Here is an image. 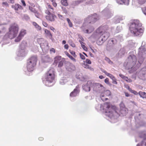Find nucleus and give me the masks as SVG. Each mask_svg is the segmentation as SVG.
<instances>
[{"label":"nucleus","mask_w":146,"mask_h":146,"mask_svg":"<svg viewBox=\"0 0 146 146\" xmlns=\"http://www.w3.org/2000/svg\"><path fill=\"white\" fill-rule=\"evenodd\" d=\"M96 108L98 110H103L105 113V115L111 119V121L112 123L116 122L117 117L120 115L118 113L117 110L114 109L111 107L109 103H105L103 106L101 104H98L96 106Z\"/></svg>","instance_id":"1"},{"label":"nucleus","mask_w":146,"mask_h":146,"mask_svg":"<svg viewBox=\"0 0 146 146\" xmlns=\"http://www.w3.org/2000/svg\"><path fill=\"white\" fill-rule=\"evenodd\" d=\"M105 28L104 27H100L90 37V38L97 40V43L99 45L103 43L109 36L108 29L105 30Z\"/></svg>","instance_id":"2"},{"label":"nucleus","mask_w":146,"mask_h":146,"mask_svg":"<svg viewBox=\"0 0 146 146\" xmlns=\"http://www.w3.org/2000/svg\"><path fill=\"white\" fill-rule=\"evenodd\" d=\"M142 24L139 20H135L131 23L129 27L131 33L136 36H141L143 32V29L141 28Z\"/></svg>","instance_id":"3"},{"label":"nucleus","mask_w":146,"mask_h":146,"mask_svg":"<svg viewBox=\"0 0 146 146\" xmlns=\"http://www.w3.org/2000/svg\"><path fill=\"white\" fill-rule=\"evenodd\" d=\"M98 19V18L97 14H94L93 15L89 16L85 20V23L83 24V26L87 28L86 30H84L85 33H90L94 30V28L92 26H90L89 24L93 23Z\"/></svg>","instance_id":"4"},{"label":"nucleus","mask_w":146,"mask_h":146,"mask_svg":"<svg viewBox=\"0 0 146 146\" xmlns=\"http://www.w3.org/2000/svg\"><path fill=\"white\" fill-rule=\"evenodd\" d=\"M54 80V75L53 70H50L45 74L43 80V82L48 86H51L53 85Z\"/></svg>","instance_id":"5"},{"label":"nucleus","mask_w":146,"mask_h":146,"mask_svg":"<svg viewBox=\"0 0 146 146\" xmlns=\"http://www.w3.org/2000/svg\"><path fill=\"white\" fill-rule=\"evenodd\" d=\"M145 42L143 41L142 42L141 46L139 48L138 52V62L136 66L139 68L141 64L143 62L144 59L145 57V56L146 54V49L145 46Z\"/></svg>","instance_id":"6"},{"label":"nucleus","mask_w":146,"mask_h":146,"mask_svg":"<svg viewBox=\"0 0 146 146\" xmlns=\"http://www.w3.org/2000/svg\"><path fill=\"white\" fill-rule=\"evenodd\" d=\"M36 56H32L27 60V69L29 72H32L35 69L37 62Z\"/></svg>","instance_id":"7"},{"label":"nucleus","mask_w":146,"mask_h":146,"mask_svg":"<svg viewBox=\"0 0 146 146\" xmlns=\"http://www.w3.org/2000/svg\"><path fill=\"white\" fill-rule=\"evenodd\" d=\"M19 30L18 25L14 24L11 26L9 28V31L8 33L9 38L12 39L15 37L17 35Z\"/></svg>","instance_id":"8"},{"label":"nucleus","mask_w":146,"mask_h":146,"mask_svg":"<svg viewBox=\"0 0 146 146\" xmlns=\"http://www.w3.org/2000/svg\"><path fill=\"white\" fill-rule=\"evenodd\" d=\"M126 65L129 69L132 68L136 64L137 62L136 56L133 54L130 55L127 60Z\"/></svg>","instance_id":"9"},{"label":"nucleus","mask_w":146,"mask_h":146,"mask_svg":"<svg viewBox=\"0 0 146 146\" xmlns=\"http://www.w3.org/2000/svg\"><path fill=\"white\" fill-rule=\"evenodd\" d=\"M94 91L99 93H102L104 91V88L101 84L98 83H93L92 86Z\"/></svg>","instance_id":"10"},{"label":"nucleus","mask_w":146,"mask_h":146,"mask_svg":"<svg viewBox=\"0 0 146 146\" xmlns=\"http://www.w3.org/2000/svg\"><path fill=\"white\" fill-rule=\"evenodd\" d=\"M45 13L47 15L46 16V19L48 21L52 22L55 21V18L56 17V16L52 13H54L53 12V10H50L46 9L45 11Z\"/></svg>","instance_id":"11"},{"label":"nucleus","mask_w":146,"mask_h":146,"mask_svg":"<svg viewBox=\"0 0 146 146\" xmlns=\"http://www.w3.org/2000/svg\"><path fill=\"white\" fill-rule=\"evenodd\" d=\"M40 41H43V42L40 43V46L43 51H45L46 52H47L49 49L47 42L46 41H44V39L42 38L39 39L38 40V41L39 42Z\"/></svg>","instance_id":"12"},{"label":"nucleus","mask_w":146,"mask_h":146,"mask_svg":"<svg viewBox=\"0 0 146 146\" xmlns=\"http://www.w3.org/2000/svg\"><path fill=\"white\" fill-rule=\"evenodd\" d=\"M102 13L106 19L110 18L113 15V12L107 8H105L102 11Z\"/></svg>","instance_id":"13"},{"label":"nucleus","mask_w":146,"mask_h":146,"mask_svg":"<svg viewBox=\"0 0 146 146\" xmlns=\"http://www.w3.org/2000/svg\"><path fill=\"white\" fill-rule=\"evenodd\" d=\"M92 83L91 81H88L85 84L83 85L82 88L86 92H89L90 90V88H92Z\"/></svg>","instance_id":"14"},{"label":"nucleus","mask_w":146,"mask_h":146,"mask_svg":"<svg viewBox=\"0 0 146 146\" xmlns=\"http://www.w3.org/2000/svg\"><path fill=\"white\" fill-rule=\"evenodd\" d=\"M42 61L44 63L50 62L52 61V60L48 55H42L41 57Z\"/></svg>","instance_id":"15"},{"label":"nucleus","mask_w":146,"mask_h":146,"mask_svg":"<svg viewBox=\"0 0 146 146\" xmlns=\"http://www.w3.org/2000/svg\"><path fill=\"white\" fill-rule=\"evenodd\" d=\"M120 113L123 116L125 115L127 113L128 110L127 108L124 107V105L122 103L120 104Z\"/></svg>","instance_id":"16"},{"label":"nucleus","mask_w":146,"mask_h":146,"mask_svg":"<svg viewBox=\"0 0 146 146\" xmlns=\"http://www.w3.org/2000/svg\"><path fill=\"white\" fill-rule=\"evenodd\" d=\"M66 69L69 71H72L75 69L74 65L70 62H67L66 63Z\"/></svg>","instance_id":"17"},{"label":"nucleus","mask_w":146,"mask_h":146,"mask_svg":"<svg viewBox=\"0 0 146 146\" xmlns=\"http://www.w3.org/2000/svg\"><path fill=\"white\" fill-rule=\"evenodd\" d=\"M79 92V86H77L76 87V88L74 90L70 93V96L72 97H76L78 94Z\"/></svg>","instance_id":"18"},{"label":"nucleus","mask_w":146,"mask_h":146,"mask_svg":"<svg viewBox=\"0 0 146 146\" xmlns=\"http://www.w3.org/2000/svg\"><path fill=\"white\" fill-rule=\"evenodd\" d=\"M27 54L25 49L20 48L19 49L18 51L17 54L18 56H25Z\"/></svg>","instance_id":"19"},{"label":"nucleus","mask_w":146,"mask_h":146,"mask_svg":"<svg viewBox=\"0 0 146 146\" xmlns=\"http://www.w3.org/2000/svg\"><path fill=\"white\" fill-rule=\"evenodd\" d=\"M11 7L14 9L16 13H17V11L23 9L21 5L17 3L12 5L11 6Z\"/></svg>","instance_id":"20"},{"label":"nucleus","mask_w":146,"mask_h":146,"mask_svg":"<svg viewBox=\"0 0 146 146\" xmlns=\"http://www.w3.org/2000/svg\"><path fill=\"white\" fill-rule=\"evenodd\" d=\"M124 19L123 17L121 16H116L113 19L114 22L115 23H119L120 20H122Z\"/></svg>","instance_id":"21"},{"label":"nucleus","mask_w":146,"mask_h":146,"mask_svg":"<svg viewBox=\"0 0 146 146\" xmlns=\"http://www.w3.org/2000/svg\"><path fill=\"white\" fill-rule=\"evenodd\" d=\"M145 69V68L142 69L139 72L140 76L141 77V79L143 80L146 78V71L144 70Z\"/></svg>","instance_id":"22"},{"label":"nucleus","mask_w":146,"mask_h":146,"mask_svg":"<svg viewBox=\"0 0 146 146\" xmlns=\"http://www.w3.org/2000/svg\"><path fill=\"white\" fill-rule=\"evenodd\" d=\"M117 2L120 4H123L126 5H128L129 4V0H117Z\"/></svg>","instance_id":"23"},{"label":"nucleus","mask_w":146,"mask_h":146,"mask_svg":"<svg viewBox=\"0 0 146 146\" xmlns=\"http://www.w3.org/2000/svg\"><path fill=\"white\" fill-rule=\"evenodd\" d=\"M116 42V40L115 39H111L109 40L108 42V43L107 44V47H108V46H112L113 44H115Z\"/></svg>","instance_id":"24"},{"label":"nucleus","mask_w":146,"mask_h":146,"mask_svg":"<svg viewBox=\"0 0 146 146\" xmlns=\"http://www.w3.org/2000/svg\"><path fill=\"white\" fill-rule=\"evenodd\" d=\"M26 33L27 31L26 30L22 29L21 30L19 35L22 38L26 34Z\"/></svg>","instance_id":"25"},{"label":"nucleus","mask_w":146,"mask_h":146,"mask_svg":"<svg viewBox=\"0 0 146 146\" xmlns=\"http://www.w3.org/2000/svg\"><path fill=\"white\" fill-rule=\"evenodd\" d=\"M137 146H146V136H145L143 140L141 143L138 144Z\"/></svg>","instance_id":"26"},{"label":"nucleus","mask_w":146,"mask_h":146,"mask_svg":"<svg viewBox=\"0 0 146 146\" xmlns=\"http://www.w3.org/2000/svg\"><path fill=\"white\" fill-rule=\"evenodd\" d=\"M108 76L110 77L112 80L113 83L115 84H117V82L116 81V79L113 75L110 74H109Z\"/></svg>","instance_id":"27"},{"label":"nucleus","mask_w":146,"mask_h":146,"mask_svg":"<svg viewBox=\"0 0 146 146\" xmlns=\"http://www.w3.org/2000/svg\"><path fill=\"white\" fill-rule=\"evenodd\" d=\"M44 32L46 34V36L49 38L51 39L52 36L50 31L46 29H45L44 30Z\"/></svg>","instance_id":"28"},{"label":"nucleus","mask_w":146,"mask_h":146,"mask_svg":"<svg viewBox=\"0 0 146 146\" xmlns=\"http://www.w3.org/2000/svg\"><path fill=\"white\" fill-rule=\"evenodd\" d=\"M62 59L61 56H57L54 58V63L57 64Z\"/></svg>","instance_id":"29"},{"label":"nucleus","mask_w":146,"mask_h":146,"mask_svg":"<svg viewBox=\"0 0 146 146\" xmlns=\"http://www.w3.org/2000/svg\"><path fill=\"white\" fill-rule=\"evenodd\" d=\"M125 53V51L124 48H122L120 49L119 51L118 54L120 56H122L124 55Z\"/></svg>","instance_id":"30"},{"label":"nucleus","mask_w":146,"mask_h":146,"mask_svg":"<svg viewBox=\"0 0 146 146\" xmlns=\"http://www.w3.org/2000/svg\"><path fill=\"white\" fill-rule=\"evenodd\" d=\"M33 25L37 29V30L40 31L41 29V27L39 26L35 22H33L32 23Z\"/></svg>","instance_id":"31"},{"label":"nucleus","mask_w":146,"mask_h":146,"mask_svg":"<svg viewBox=\"0 0 146 146\" xmlns=\"http://www.w3.org/2000/svg\"><path fill=\"white\" fill-rule=\"evenodd\" d=\"M26 44V42L25 40L23 41L20 45V48L25 49Z\"/></svg>","instance_id":"32"},{"label":"nucleus","mask_w":146,"mask_h":146,"mask_svg":"<svg viewBox=\"0 0 146 146\" xmlns=\"http://www.w3.org/2000/svg\"><path fill=\"white\" fill-rule=\"evenodd\" d=\"M138 94L141 97L143 98H146V94L145 92L140 91L138 93Z\"/></svg>","instance_id":"33"},{"label":"nucleus","mask_w":146,"mask_h":146,"mask_svg":"<svg viewBox=\"0 0 146 146\" xmlns=\"http://www.w3.org/2000/svg\"><path fill=\"white\" fill-rule=\"evenodd\" d=\"M83 66L85 68H86L89 69L90 70H92V71L94 70V69H93V68H92V67L91 66H90L89 65L87 64H84L83 65Z\"/></svg>","instance_id":"34"},{"label":"nucleus","mask_w":146,"mask_h":146,"mask_svg":"<svg viewBox=\"0 0 146 146\" xmlns=\"http://www.w3.org/2000/svg\"><path fill=\"white\" fill-rule=\"evenodd\" d=\"M67 80L66 79H62L60 81V83L62 85L64 84L67 82Z\"/></svg>","instance_id":"35"},{"label":"nucleus","mask_w":146,"mask_h":146,"mask_svg":"<svg viewBox=\"0 0 146 146\" xmlns=\"http://www.w3.org/2000/svg\"><path fill=\"white\" fill-rule=\"evenodd\" d=\"M104 92V95L106 96H110L111 94V92L109 90H107L106 91L104 92Z\"/></svg>","instance_id":"36"},{"label":"nucleus","mask_w":146,"mask_h":146,"mask_svg":"<svg viewBox=\"0 0 146 146\" xmlns=\"http://www.w3.org/2000/svg\"><path fill=\"white\" fill-rule=\"evenodd\" d=\"M61 3L65 6H66L68 5L67 0H61Z\"/></svg>","instance_id":"37"},{"label":"nucleus","mask_w":146,"mask_h":146,"mask_svg":"<svg viewBox=\"0 0 146 146\" xmlns=\"http://www.w3.org/2000/svg\"><path fill=\"white\" fill-rule=\"evenodd\" d=\"M105 96L103 94V93H102L101 94L100 96V97L101 98V100L103 101H106L108 99L107 98H105Z\"/></svg>","instance_id":"38"},{"label":"nucleus","mask_w":146,"mask_h":146,"mask_svg":"<svg viewBox=\"0 0 146 146\" xmlns=\"http://www.w3.org/2000/svg\"><path fill=\"white\" fill-rule=\"evenodd\" d=\"M138 3L140 5H143L145 3L146 0H137Z\"/></svg>","instance_id":"39"},{"label":"nucleus","mask_w":146,"mask_h":146,"mask_svg":"<svg viewBox=\"0 0 146 146\" xmlns=\"http://www.w3.org/2000/svg\"><path fill=\"white\" fill-rule=\"evenodd\" d=\"M63 62L64 60L63 59H62L60 61H59V62L58 63V67H61L63 66Z\"/></svg>","instance_id":"40"},{"label":"nucleus","mask_w":146,"mask_h":146,"mask_svg":"<svg viewBox=\"0 0 146 146\" xmlns=\"http://www.w3.org/2000/svg\"><path fill=\"white\" fill-rule=\"evenodd\" d=\"M22 38L19 35L15 39V41L16 42H19L22 39Z\"/></svg>","instance_id":"41"},{"label":"nucleus","mask_w":146,"mask_h":146,"mask_svg":"<svg viewBox=\"0 0 146 146\" xmlns=\"http://www.w3.org/2000/svg\"><path fill=\"white\" fill-rule=\"evenodd\" d=\"M66 20L68 22L69 27H72V24L70 19L69 18H67L66 19Z\"/></svg>","instance_id":"42"},{"label":"nucleus","mask_w":146,"mask_h":146,"mask_svg":"<svg viewBox=\"0 0 146 146\" xmlns=\"http://www.w3.org/2000/svg\"><path fill=\"white\" fill-rule=\"evenodd\" d=\"M124 80H125L126 81L128 82H132V80L129 78H128L127 77H125V78Z\"/></svg>","instance_id":"43"},{"label":"nucleus","mask_w":146,"mask_h":146,"mask_svg":"<svg viewBox=\"0 0 146 146\" xmlns=\"http://www.w3.org/2000/svg\"><path fill=\"white\" fill-rule=\"evenodd\" d=\"M142 10L143 13L146 16V7L142 8Z\"/></svg>","instance_id":"44"},{"label":"nucleus","mask_w":146,"mask_h":146,"mask_svg":"<svg viewBox=\"0 0 146 146\" xmlns=\"http://www.w3.org/2000/svg\"><path fill=\"white\" fill-rule=\"evenodd\" d=\"M68 56L69 57V58L72 60L74 62H76V59L74 58L72 56L68 54Z\"/></svg>","instance_id":"45"},{"label":"nucleus","mask_w":146,"mask_h":146,"mask_svg":"<svg viewBox=\"0 0 146 146\" xmlns=\"http://www.w3.org/2000/svg\"><path fill=\"white\" fill-rule=\"evenodd\" d=\"M50 10H53V9L51 7V6L50 5L48 4L47 7V9ZM54 12V11H53V12Z\"/></svg>","instance_id":"46"},{"label":"nucleus","mask_w":146,"mask_h":146,"mask_svg":"<svg viewBox=\"0 0 146 146\" xmlns=\"http://www.w3.org/2000/svg\"><path fill=\"white\" fill-rule=\"evenodd\" d=\"M105 60L107 62H108L109 64H111L112 63V62L111 61L110 59L107 57H106L105 58Z\"/></svg>","instance_id":"47"},{"label":"nucleus","mask_w":146,"mask_h":146,"mask_svg":"<svg viewBox=\"0 0 146 146\" xmlns=\"http://www.w3.org/2000/svg\"><path fill=\"white\" fill-rule=\"evenodd\" d=\"M129 90L132 93L134 94L135 95H136L138 94L137 92L135 90H132L130 89H129Z\"/></svg>","instance_id":"48"},{"label":"nucleus","mask_w":146,"mask_h":146,"mask_svg":"<svg viewBox=\"0 0 146 146\" xmlns=\"http://www.w3.org/2000/svg\"><path fill=\"white\" fill-rule=\"evenodd\" d=\"M62 10L63 11V12L65 13V14H66L67 13V11L66 10V8L64 7H61Z\"/></svg>","instance_id":"49"},{"label":"nucleus","mask_w":146,"mask_h":146,"mask_svg":"<svg viewBox=\"0 0 146 146\" xmlns=\"http://www.w3.org/2000/svg\"><path fill=\"white\" fill-rule=\"evenodd\" d=\"M101 70L107 76L108 75L110 74L108 73L106 71H105L103 69H101Z\"/></svg>","instance_id":"50"},{"label":"nucleus","mask_w":146,"mask_h":146,"mask_svg":"<svg viewBox=\"0 0 146 146\" xmlns=\"http://www.w3.org/2000/svg\"><path fill=\"white\" fill-rule=\"evenodd\" d=\"M34 13H35V16L37 17L38 18H40V16L39 15L38 13L37 12V11H36Z\"/></svg>","instance_id":"51"},{"label":"nucleus","mask_w":146,"mask_h":146,"mask_svg":"<svg viewBox=\"0 0 146 146\" xmlns=\"http://www.w3.org/2000/svg\"><path fill=\"white\" fill-rule=\"evenodd\" d=\"M85 62L87 64H90L91 63V61L88 59H86L85 61Z\"/></svg>","instance_id":"52"},{"label":"nucleus","mask_w":146,"mask_h":146,"mask_svg":"<svg viewBox=\"0 0 146 146\" xmlns=\"http://www.w3.org/2000/svg\"><path fill=\"white\" fill-rule=\"evenodd\" d=\"M29 9L31 11L34 13L36 11L34 8L31 7H30V6L29 7Z\"/></svg>","instance_id":"53"},{"label":"nucleus","mask_w":146,"mask_h":146,"mask_svg":"<svg viewBox=\"0 0 146 146\" xmlns=\"http://www.w3.org/2000/svg\"><path fill=\"white\" fill-rule=\"evenodd\" d=\"M21 2L23 5L24 7H25L26 6V4L24 0H21Z\"/></svg>","instance_id":"54"},{"label":"nucleus","mask_w":146,"mask_h":146,"mask_svg":"<svg viewBox=\"0 0 146 146\" xmlns=\"http://www.w3.org/2000/svg\"><path fill=\"white\" fill-rule=\"evenodd\" d=\"M80 57L82 59H85V57L81 53H80Z\"/></svg>","instance_id":"55"},{"label":"nucleus","mask_w":146,"mask_h":146,"mask_svg":"<svg viewBox=\"0 0 146 146\" xmlns=\"http://www.w3.org/2000/svg\"><path fill=\"white\" fill-rule=\"evenodd\" d=\"M70 53L74 56V57H76V55L75 52L74 51H72L70 52Z\"/></svg>","instance_id":"56"},{"label":"nucleus","mask_w":146,"mask_h":146,"mask_svg":"<svg viewBox=\"0 0 146 146\" xmlns=\"http://www.w3.org/2000/svg\"><path fill=\"white\" fill-rule=\"evenodd\" d=\"M81 46L83 49L85 50L86 51L87 50V47H86L83 44H82V46Z\"/></svg>","instance_id":"57"},{"label":"nucleus","mask_w":146,"mask_h":146,"mask_svg":"<svg viewBox=\"0 0 146 146\" xmlns=\"http://www.w3.org/2000/svg\"><path fill=\"white\" fill-rule=\"evenodd\" d=\"M105 82L107 84H109V79L108 78H106L104 80Z\"/></svg>","instance_id":"58"},{"label":"nucleus","mask_w":146,"mask_h":146,"mask_svg":"<svg viewBox=\"0 0 146 146\" xmlns=\"http://www.w3.org/2000/svg\"><path fill=\"white\" fill-rule=\"evenodd\" d=\"M50 53H51L52 52H53L54 53H55V50L54 48H52L50 50Z\"/></svg>","instance_id":"59"},{"label":"nucleus","mask_w":146,"mask_h":146,"mask_svg":"<svg viewBox=\"0 0 146 146\" xmlns=\"http://www.w3.org/2000/svg\"><path fill=\"white\" fill-rule=\"evenodd\" d=\"M2 5H5L6 7H8L9 6L8 3L6 2H3L2 3Z\"/></svg>","instance_id":"60"},{"label":"nucleus","mask_w":146,"mask_h":146,"mask_svg":"<svg viewBox=\"0 0 146 146\" xmlns=\"http://www.w3.org/2000/svg\"><path fill=\"white\" fill-rule=\"evenodd\" d=\"M42 24L45 27H47L48 26V24L45 22H42Z\"/></svg>","instance_id":"61"},{"label":"nucleus","mask_w":146,"mask_h":146,"mask_svg":"<svg viewBox=\"0 0 146 146\" xmlns=\"http://www.w3.org/2000/svg\"><path fill=\"white\" fill-rule=\"evenodd\" d=\"M119 76L124 80L125 78L126 77V76H124L123 75H122L121 74H119Z\"/></svg>","instance_id":"62"},{"label":"nucleus","mask_w":146,"mask_h":146,"mask_svg":"<svg viewBox=\"0 0 146 146\" xmlns=\"http://www.w3.org/2000/svg\"><path fill=\"white\" fill-rule=\"evenodd\" d=\"M58 16L60 19H62L63 17L62 15L58 14Z\"/></svg>","instance_id":"63"},{"label":"nucleus","mask_w":146,"mask_h":146,"mask_svg":"<svg viewBox=\"0 0 146 146\" xmlns=\"http://www.w3.org/2000/svg\"><path fill=\"white\" fill-rule=\"evenodd\" d=\"M50 30L52 31L53 32L54 31L55 29L53 27H52V26L50 27Z\"/></svg>","instance_id":"64"}]
</instances>
